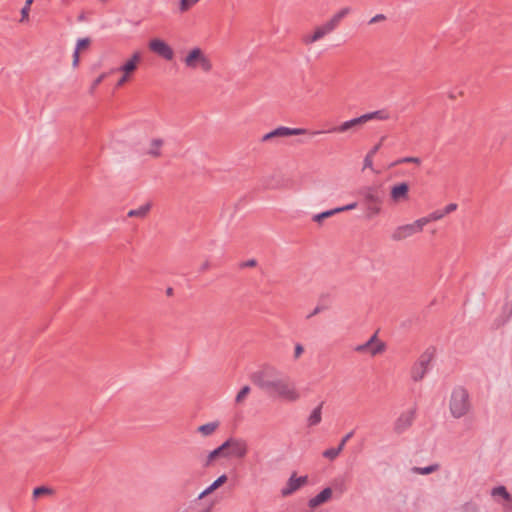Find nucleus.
<instances>
[{
	"label": "nucleus",
	"instance_id": "nucleus-1",
	"mask_svg": "<svg viewBox=\"0 0 512 512\" xmlns=\"http://www.w3.org/2000/svg\"><path fill=\"white\" fill-rule=\"evenodd\" d=\"M266 386L269 387L264 390V392L282 401L294 403L301 398V394L295 383L287 376H282L277 381L267 383Z\"/></svg>",
	"mask_w": 512,
	"mask_h": 512
},
{
	"label": "nucleus",
	"instance_id": "nucleus-2",
	"mask_svg": "<svg viewBox=\"0 0 512 512\" xmlns=\"http://www.w3.org/2000/svg\"><path fill=\"white\" fill-rule=\"evenodd\" d=\"M470 408L471 402L468 391L462 386L455 387L449 400L451 415L456 419L462 418L469 412Z\"/></svg>",
	"mask_w": 512,
	"mask_h": 512
},
{
	"label": "nucleus",
	"instance_id": "nucleus-3",
	"mask_svg": "<svg viewBox=\"0 0 512 512\" xmlns=\"http://www.w3.org/2000/svg\"><path fill=\"white\" fill-rule=\"evenodd\" d=\"M186 68L191 70H201L203 73H210L213 64L210 57L200 48L193 47L182 59Z\"/></svg>",
	"mask_w": 512,
	"mask_h": 512
},
{
	"label": "nucleus",
	"instance_id": "nucleus-4",
	"mask_svg": "<svg viewBox=\"0 0 512 512\" xmlns=\"http://www.w3.org/2000/svg\"><path fill=\"white\" fill-rule=\"evenodd\" d=\"M283 376L282 372L272 365H265L261 370L255 372L251 379L263 391L269 386L267 383L277 381Z\"/></svg>",
	"mask_w": 512,
	"mask_h": 512
},
{
	"label": "nucleus",
	"instance_id": "nucleus-5",
	"mask_svg": "<svg viewBox=\"0 0 512 512\" xmlns=\"http://www.w3.org/2000/svg\"><path fill=\"white\" fill-rule=\"evenodd\" d=\"M360 195L363 197L367 210L370 215H377L380 213L382 204V197L379 190L375 186H366L360 190Z\"/></svg>",
	"mask_w": 512,
	"mask_h": 512
},
{
	"label": "nucleus",
	"instance_id": "nucleus-6",
	"mask_svg": "<svg viewBox=\"0 0 512 512\" xmlns=\"http://www.w3.org/2000/svg\"><path fill=\"white\" fill-rule=\"evenodd\" d=\"M224 445L226 446V453L223 454L225 458L235 457L242 459L248 453V444L242 438L230 437L224 442Z\"/></svg>",
	"mask_w": 512,
	"mask_h": 512
},
{
	"label": "nucleus",
	"instance_id": "nucleus-7",
	"mask_svg": "<svg viewBox=\"0 0 512 512\" xmlns=\"http://www.w3.org/2000/svg\"><path fill=\"white\" fill-rule=\"evenodd\" d=\"M433 352L426 350L415 362L411 369V378L414 382L421 381L428 372L430 362L433 359Z\"/></svg>",
	"mask_w": 512,
	"mask_h": 512
},
{
	"label": "nucleus",
	"instance_id": "nucleus-8",
	"mask_svg": "<svg viewBox=\"0 0 512 512\" xmlns=\"http://www.w3.org/2000/svg\"><path fill=\"white\" fill-rule=\"evenodd\" d=\"M307 133V130L304 128H289L280 126L273 131L266 133L261 137V142H268L272 140H276L282 137L294 136V135H303Z\"/></svg>",
	"mask_w": 512,
	"mask_h": 512
},
{
	"label": "nucleus",
	"instance_id": "nucleus-9",
	"mask_svg": "<svg viewBox=\"0 0 512 512\" xmlns=\"http://www.w3.org/2000/svg\"><path fill=\"white\" fill-rule=\"evenodd\" d=\"M385 343L379 341L377 334H373L368 341L357 345L354 350L358 353H368L371 356L382 353L385 350Z\"/></svg>",
	"mask_w": 512,
	"mask_h": 512
},
{
	"label": "nucleus",
	"instance_id": "nucleus-10",
	"mask_svg": "<svg viewBox=\"0 0 512 512\" xmlns=\"http://www.w3.org/2000/svg\"><path fill=\"white\" fill-rule=\"evenodd\" d=\"M308 483L307 476L297 477L296 473H292L286 482V485L281 489L282 497H288L298 491L302 486Z\"/></svg>",
	"mask_w": 512,
	"mask_h": 512
},
{
	"label": "nucleus",
	"instance_id": "nucleus-11",
	"mask_svg": "<svg viewBox=\"0 0 512 512\" xmlns=\"http://www.w3.org/2000/svg\"><path fill=\"white\" fill-rule=\"evenodd\" d=\"M149 49L167 61L172 60L174 57L173 49L165 41L158 38L152 39L149 42Z\"/></svg>",
	"mask_w": 512,
	"mask_h": 512
},
{
	"label": "nucleus",
	"instance_id": "nucleus-12",
	"mask_svg": "<svg viewBox=\"0 0 512 512\" xmlns=\"http://www.w3.org/2000/svg\"><path fill=\"white\" fill-rule=\"evenodd\" d=\"M409 189L406 182L393 185L390 190V200L395 204L407 201L409 199Z\"/></svg>",
	"mask_w": 512,
	"mask_h": 512
},
{
	"label": "nucleus",
	"instance_id": "nucleus-13",
	"mask_svg": "<svg viewBox=\"0 0 512 512\" xmlns=\"http://www.w3.org/2000/svg\"><path fill=\"white\" fill-rule=\"evenodd\" d=\"M415 418V410L411 409L403 412L394 423V431L401 434L406 431L413 423Z\"/></svg>",
	"mask_w": 512,
	"mask_h": 512
},
{
	"label": "nucleus",
	"instance_id": "nucleus-14",
	"mask_svg": "<svg viewBox=\"0 0 512 512\" xmlns=\"http://www.w3.org/2000/svg\"><path fill=\"white\" fill-rule=\"evenodd\" d=\"M364 125L361 116L347 120L338 126H334L327 133H346L356 131L360 126Z\"/></svg>",
	"mask_w": 512,
	"mask_h": 512
},
{
	"label": "nucleus",
	"instance_id": "nucleus-15",
	"mask_svg": "<svg viewBox=\"0 0 512 512\" xmlns=\"http://www.w3.org/2000/svg\"><path fill=\"white\" fill-rule=\"evenodd\" d=\"M413 234H416L413 224H406L399 226L394 230L392 239L395 241H401L407 237L412 236Z\"/></svg>",
	"mask_w": 512,
	"mask_h": 512
},
{
	"label": "nucleus",
	"instance_id": "nucleus-16",
	"mask_svg": "<svg viewBox=\"0 0 512 512\" xmlns=\"http://www.w3.org/2000/svg\"><path fill=\"white\" fill-rule=\"evenodd\" d=\"M140 61H141V53L135 52L132 55V57L126 63H124L122 66H120L117 70L130 76L137 69V65Z\"/></svg>",
	"mask_w": 512,
	"mask_h": 512
},
{
	"label": "nucleus",
	"instance_id": "nucleus-17",
	"mask_svg": "<svg viewBox=\"0 0 512 512\" xmlns=\"http://www.w3.org/2000/svg\"><path fill=\"white\" fill-rule=\"evenodd\" d=\"M332 497V489L330 487L324 488L319 494L311 498L308 502L310 508H316Z\"/></svg>",
	"mask_w": 512,
	"mask_h": 512
},
{
	"label": "nucleus",
	"instance_id": "nucleus-18",
	"mask_svg": "<svg viewBox=\"0 0 512 512\" xmlns=\"http://www.w3.org/2000/svg\"><path fill=\"white\" fill-rule=\"evenodd\" d=\"M389 118H390V113L385 109L376 110V111L368 112V113L361 115L363 124H365L371 120L385 121V120H388Z\"/></svg>",
	"mask_w": 512,
	"mask_h": 512
},
{
	"label": "nucleus",
	"instance_id": "nucleus-19",
	"mask_svg": "<svg viewBox=\"0 0 512 512\" xmlns=\"http://www.w3.org/2000/svg\"><path fill=\"white\" fill-rule=\"evenodd\" d=\"M164 144L163 139L161 138H154L149 143V148L146 151L147 155H150L152 157H160L161 156V148Z\"/></svg>",
	"mask_w": 512,
	"mask_h": 512
},
{
	"label": "nucleus",
	"instance_id": "nucleus-20",
	"mask_svg": "<svg viewBox=\"0 0 512 512\" xmlns=\"http://www.w3.org/2000/svg\"><path fill=\"white\" fill-rule=\"evenodd\" d=\"M334 30H336V27L332 24L330 20H328L324 24L317 26L314 30V33L318 37V39L321 40L326 35L332 33Z\"/></svg>",
	"mask_w": 512,
	"mask_h": 512
},
{
	"label": "nucleus",
	"instance_id": "nucleus-21",
	"mask_svg": "<svg viewBox=\"0 0 512 512\" xmlns=\"http://www.w3.org/2000/svg\"><path fill=\"white\" fill-rule=\"evenodd\" d=\"M322 406L321 402L316 408H314L307 419V425L309 427L318 425L322 420Z\"/></svg>",
	"mask_w": 512,
	"mask_h": 512
},
{
	"label": "nucleus",
	"instance_id": "nucleus-22",
	"mask_svg": "<svg viewBox=\"0 0 512 512\" xmlns=\"http://www.w3.org/2000/svg\"><path fill=\"white\" fill-rule=\"evenodd\" d=\"M227 476L225 474L218 477L210 486H208L204 491H202L199 495V499L204 498L205 496L211 494L213 491L218 489L221 485L226 483Z\"/></svg>",
	"mask_w": 512,
	"mask_h": 512
},
{
	"label": "nucleus",
	"instance_id": "nucleus-23",
	"mask_svg": "<svg viewBox=\"0 0 512 512\" xmlns=\"http://www.w3.org/2000/svg\"><path fill=\"white\" fill-rule=\"evenodd\" d=\"M218 427H219V422H217V421L209 422V423L200 425L197 428V431L200 434H202L203 436H210L217 430Z\"/></svg>",
	"mask_w": 512,
	"mask_h": 512
},
{
	"label": "nucleus",
	"instance_id": "nucleus-24",
	"mask_svg": "<svg viewBox=\"0 0 512 512\" xmlns=\"http://www.w3.org/2000/svg\"><path fill=\"white\" fill-rule=\"evenodd\" d=\"M151 209V204L147 203L145 205L140 206L137 209H132L128 212V217H138V218H144L149 213Z\"/></svg>",
	"mask_w": 512,
	"mask_h": 512
},
{
	"label": "nucleus",
	"instance_id": "nucleus-25",
	"mask_svg": "<svg viewBox=\"0 0 512 512\" xmlns=\"http://www.w3.org/2000/svg\"><path fill=\"white\" fill-rule=\"evenodd\" d=\"M225 451H226V446L224 445V442H223L219 447H217L216 449H214L213 451H211L208 454L206 462H205V466H209L217 457H220V456L223 457V454L226 453Z\"/></svg>",
	"mask_w": 512,
	"mask_h": 512
},
{
	"label": "nucleus",
	"instance_id": "nucleus-26",
	"mask_svg": "<svg viewBox=\"0 0 512 512\" xmlns=\"http://www.w3.org/2000/svg\"><path fill=\"white\" fill-rule=\"evenodd\" d=\"M351 9L349 7H344L335 13L330 21L337 28L344 17H346L350 13Z\"/></svg>",
	"mask_w": 512,
	"mask_h": 512
},
{
	"label": "nucleus",
	"instance_id": "nucleus-27",
	"mask_svg": "<svg viewBox=\"0 0 512 512\" xmlns=\"http://www.w3.org/2000/svg\"><path fill=\"white\" fill-rule=\"evenodd\" d=\"M491 495L495 498L501 497L502 500H509V498L512 497V495L507 491L506 487H504V486L494 487L491 490Z\"/></svg>",
	"mask_w": 512,
	"mask_h": 512
},
{
	"label": "nucleus",
	"instance_id": "nucleus-28",
	"mask_svg": "<svg viewBox=\"0 0 512 512\" xmlns=\"http://www.w3.org/2000/svg\"><path fill=\"white\" fill-rule=\"evenodd\" d=\"M439 468L438 464L429 465L427 467H413L412 471L416 474L420 475H428L435 471H437Z\"/></svg>",
	"mask_w": 512,
	"mask_h": 512
},
{
	"label": "nucleus",
	"instance_id": "nucleus-29",
	"mask_svg": "<svg viewBox=\"0 0 512 512\" xmlns=\"http://www.w3.org/2000/svg\"><path fill=\"white\" fill-rule=\"evenodd\" d=\"M53 494H54V490L52 488H49L46 486H39L33 490V498L34 499L39 498L41 496L53 495Z\"/></svg>",
	"mask_w": 512,
	"mask_h": 512
},
{
	"label": "nucleus",
	"instance_id": "nucleus-30",
	"mask_svg": "<svg viewBox=\"0 0 512 512\" xmlns=\"http://www.w3.org/2000/svg\"><path fill=\"white\" fill-rule=\"evenodd\" d=\"M403 163H414L417 165L421 164V159L418 157H403L390 164V167H394Z\"/></svg>",
	"mask_w": 512,
	"mask_h": 512
},
{
	"label": "nucleus",
	"instance_id": "nucleus-31",
	"mask_svg": "<svg viewBox=\"0 0 512 512\" xmlns=\"http://www.w3.org/2000/svg\"><path fill=\"white\" fill-rule=\"evenodd\" d=\"M337 213H338V210H335V209L327 210L322 213L314 215L313 221H315L317 223H321L324 219L331 217Z\"/></svg>",
	"mask_w": 512,
	"mask_h": 512
},
{
	"label": "nucleus",
	"instance_id": "nucleus-32",
	"mask_svg": "<svg viewBox=\"0 0 512 512\" xmlns=\"http://www.w3.org/2000/svg\"><path fill=\"white\" fill-rule=\"evenodd\" d=\"M341 451H342V447L329 448L323 452V457H325L329 460H334L338 457V455L341 453Z\"/></svg>",
	"mask_w": 512,
	"mask_h": 512
},
{
	"label": "nucleus",
	"instance_id": "nucleus-33",
	"mask_svg": "<svg viewBox=\"0 0 512 512\" xmlns=\"http://www.w3.org/2000/svg\"><path fill=\"white\" fill-rule=\"evenodd\" d=\"M428 223H430V219H429V217H428V216H426V217H422V218H420V219L416 220V221H415L414 223H412V224H413V226H414V228H415L416 233H419V232H421V231L423 230V227H424L426 224H428Z\"/></svg>",
	"mask_w": 512,
	"mask_h": 512
},
{
	"label": "nucleus",
	"instance_id": "nucleus-34",
	"mask_svg": "<svg viewBox=\"0 0 512 512\" xmlns=\"http://www.w3.org/2000/svg\"><path fill=\"white\" fill-rule=\"evenodd\" d=\"M200 0H180L179 3V10L181 12H186L189 10L192 6L197 4Z\"/></svg>",
	"mask_w": 512,
	"mask_h": 512
},
{
	"label": "nucleus",
	"instance_id": "nucleus-35",
	"mask_svg": "<svg viewBox=\"0 0 512 512\" xmlns=\"http://www.w3.org/2000/svg\"><path fill=\"white\" fill-rule=\"evenodd\" d=\"M249 393H250L249 386L246 385V386L242 387L241 390L236 395L235 402L237 404L242 403Z\"/></svg>",
	"mask_w": 512,
	"mask_h": 512
},
{
	"label": "nucleus",
	"instance_id": "nucleus-36",
	"mask_svg": "<svg viewBox=\"0 0 512 512\" xmlns=\"http://www.w3.org/2000/svg\"><path fill=\"white\" fill-rule=\"evenodd\" d=\"M460 512H479V507L474 502H466L460 507Z\"/></svg>",
	"mask_w": 512,
	"mask_h": 512
},
{
	"label": "nucleus",
	"instance_id": "nucleus-37",
	"mask_svg": "<svg viewBox=\"0 0 512 512\" xmlns=\"http://www.w3.org/2000/svg\"><path fill=\"white\" fill-rule=\"evenodd\" d=\"M32 3H33V0H26L24 7L21 9V19H20L21 22L28 20L30 6Z\"/></svg>",
	"mask_w": 512,
	"mask_h": 512
},
{
	"label": "nucleus",
	"instance_id": "nucleus-38",
	"mask_svg": "<svg viewBox=\"0 0 512 512\" xmlns=\"http://www.w3.org/2000/svg\"><path fill=\"white\" fill-rule=\"evenodd\" d=\"M91 44V39L89 37L80 38L77 40L75 49L81 51L88 48Z\"/></svg>",
	"mask_w": 512,
	"mask_h": 512
},
{
	"label": "nucleus",
	"instance_id": "nucleus-39",
	"mask_svg": "<svg viewBox=\"0 0 512 512\" xmlns=\"http://www.w3.org/2000/svg\"><path fill=\"white\" fill-rule=\"evenodd\" d=\"M319 41L318 37L315 35V33L313 32L312 34H307V35H304L302 37V42L305 44V45H311L315 42Z\"/></svg>",
	"mask_w": 512,
	"mask_h": 512
},
{
	"label": "nucleus",
	"instance_id": "nucleus-40",
	"mask_svg": "<svg viewBox=\"0 0 512 512\" xmlns=\"http://www.w3.org/2000/svg\"><path fill=\"white\" fill-rule=\"evenodd\" d=\"M107 77V73L100 74L92 83L90 87V93H93L99 84Z\"/></svg>",
	"mask_w": 512,
	"mask_h": 512
},
{
	"label": "nucleus",
	"instance_id": "nucleus-41",
	"mask_svg": "<svg viewBox=\"0 0 512 512\" xmlns=\"http://www.w3.org/2000/svg\"><path fill=\"white\" fill-rule=\"evenodd\" d=\"M363 168H364V169L369 168V169H371L373 172H375V173H377V174L379 173L378 171H375V170L373 169V156H370L369 154H367V155L365 156V158H364V167H363Z\"/></svg>",
	"mask_w": 512,
	"mask_h": 512
},
{
	"label": "nucleus",
	"instance_id": "nucleus-42",
	"mask_svg": "<svg viewBox=\"0 0 512 512\" xmlns=\"http://www.w3.org/2000/svg\"><path fill=\"white\" fill-rule=\"evenodd\" d=\"M444 213L442 210H437L428 215L430 222L440 220L444 217Z\"/></svg>",
	"mask_w": 512,
	"mask_h": 512
},
{
	"label": "nucleus",
	"instance_id": "nucleus-43",
	"mask_svg": "<svg viewBox=\"0 0 512 512\" xmlns=\"http://www.w3.org/2000/svg\"><path fill=\"white\" fill-rule=\"evenodd\" d=\"M501 505L504 512H512V497L509 500H503Z\"/></svg>",
	"mask_w": 512,
	"mask_h": 512
},
{
	"label": "nucleus",
	"instance_id": "nucleus-44",
	"mask_svg": "<svg viewBox=\"0 0 512 512\" xmlns=\"http://www.w3.org/2000/svg\"><path fill=\"white\" fill-rule=\"evenodd\" d=\"M385 20H386V16L384 14H377L369 20V24H375V23L382 22Z\"/></svg>",
	"mask_w": 512,
	"mask_h": 512
},
{
	"label": "nucleus",
	"instance_id": "nucleus-45",
	"mask_svg": "<svg viewBox=\"0 0 512 512\" xmlns=\"http://www.w3.org/2000/svg\"><path fill=\"white\" fill-rule=\"evenodd\" d=\"M79 61H80V51L77 49H74L73 61H72V65L74 68H76L79 65Z\"/></svg>",
	"mask_w": 512,
	"mask_h": 512
},
{
	"label": "nucleus",
	"instance_id": "nucleus-46",
	"mask_svg": "<svg viewBox=\"0 0 512 512\" xmlns=\"http://www.w3.org/2000/svg\"><path fill=\"white\" fill-rule=\"evenodd\" d=\"M356 207H357V203L353 202V203L348 204L346 206L335 208V210H338V213H340V212H343V211H348V210L355 209Z\"/></svg>",
	"mask_w": 512,
	"mask_h": 512
},
{
	"label": "nucleus",
	"instance_id": "nucleus-47",
	"mask_svg": "<svg viewBox=\"0 0 512 512\" xmlns=\"http://www.w3.org/2000/svg\"><path fill=\"white\" fill-rule=\"evenodd\" d=\"M304 352V348L301 344H296L294 349V359H298Z\"/></svg>",
	"mask_w": 512,
	"mask_h": 512
},
{
	"label": "nucleus",
	"instance_id": "nucleus-48",
	"mask_svg": "<svg viewBox=\"0 0 512 512\" xmlns=\"http://www.w3.org/2000/svg\"><path fill=\"white\" fill-rule=\"evenodd\" d=\"M354 434V431H351L349 433H347L340 441L338 447H342V450L344 449L345 447V444L347 443V441L353 436Z\"/></svg>",
	"mask_w": 512,
	"mask_h": 512
},
{
	"label": "nucleus",
	"instance_id": "nucleus-49",
	"mask_svg": "<svg viewBox=\"0 0 512 512\" xmlns=\"http://www.w3.org/2000/svg\"><path fill=\"white\" fill-rule=\"evenodd\" d=\"M456 209H457V204L450 203L442 211H443L444 215H446V214H449V213L455 211Z\"/></svg>",
	"mask_w": 512,
	"mask_h": 512
},
{
	"label": "nucleus",
	"instance_id": "nucleus-50",
	"mask_svg": "<svg viewBox=\"0 0 512 512\" xmlns=\"http://www.w3.org/2000/svg\"><path fill=\"white\" fill-rule=\"evenodd\" d=\"M129 79V75L123 73V76L118 80L116 87L123 86Z\"/></svg>",
	"mask_w": 512,
	"mask_h": 512
},
{
	"label": "nucleus",
	"instance_id": "nucleus-51",
	"mask_svg": "<svg viewBox=\"0 0 512 512\" xmlns=\"http://www.w3.org/2000/svg\"><path fill=\"white\" fill-rule=\"evenodd\" d=\"M381 147V142L376 144L367 154L374 156Z\"/></svg>",
	"mask_w": 512,
	"mask_h": 512
},
{
	"label": "nucleus",
	"instance_id": "nucleus-52",
	"mask_svg": "<svg viewBox=\"0 0 512 512\" xmlns=\"http://www.w3.org/2000/svg\"><path fill=\"white\" fill-rule=\"evenodd\" d=\"M256 265V260L250 259L241 264L242 267H254Z\"/></svg>",
	"mask_w": 512,
	"mask_h": 512
},
{
	"label": "nucleus",
	"instance_id": "nucleus-53",
	"mask_svg": "<svg viewBox=\"0 0 512 512\" xmlns=\"http://www.w3.org/2000/svg\"><path fill=\"white\" fill-rule=\"evenodd\" d=\"M322 311V307L320 306H317L314 308V310L307 316V318H311L315 315H317L318 313H320Z\"/></svg>",
	"mask_w": 512,
	"mask_h": 512
},
{
	"label": "nucleus",
	"instance_id": "nucleus-54",
	"mask_svg": "<svg viewBox=\"0 0 512 512\" xmlns=\"http://www.w3.org/2000/svg\"><path fill=\"white\" fill-rule=\"evenodd\" d=\"M210 268V263L208 261H205L201 267H200V270L203 272V271H206Z\"/></svg>",
	"mask_w": 512,
	"mask_h": 512
},
{
	"label": "nucleus",
	"instance_id": "nucleus-55",
	"mask_svg": "<svg viewBox=\"0 0 512 512\" xmlns=\"http://www.w3.org/2000/svg\"><path fill=\"white\" fill-rule=\"evenodd\" d=\"M166 294L168 296H171L173 294V289L171 287H169L167 290H166Z\"/></svg>",
	"mask_w": 512,
	"mask_h": 512
},
{
	"label": "nucleus",
	"instance_id": "nucleus-56",
	"mask_svg": "<svg viewBox=\"0 0 512 512\" xmlns=\"http://www.w3.org/2000/svg\"><path fill=\"white\" fill-rule=\"evenodd\" d=\"M321 133H324V131H312L311 135H318V134H321Z\"/></svg>",
	"mask_w": 512,
	"mask_h": 512
},
{
	"label": "nucleus",
	"instance_id": "nucleus-57",
	"mask_svg": "<svg viewBox=\"0 0 512 512\" xmlns=\"http://www.w3.org/2000/svg\"><path fill=\"white\" fill-rule=\"evenodd\" d=\"M202 512H210V510L209 509H205Z\"/></svg>",
	"mask_w": 512,
	"mask_h": 512
},
{
	"label": "nucleus",
	"instance_id": "nucleus-58",
	"mask_svg": "<svg viewBox=\"0 0 512 512\" xmlns=\"http://www.w3.org/2000/svg\"><path fill=\"white\" fill-rule=\"evenodd\" d=\"M202 512H210V510L209 509H205Z\"/></svg>",
	"mask_w": 512,
	"mask_h": 512
},
{
	"label": "nucleus",
	"instance_id": "nucleus-59",
	"mask_svg": "<svg viewBox=\"0 0 512 512\" xmlns=\"http://www.w3.org/2000/svg\"><path fill=\"white\" fill-rule=\"evenodd\" d=\"M101 2H107L108 0H100Z\"/></svg>",
	"mask_w": 512,
	"mask_h": 512
}]
</instances>
